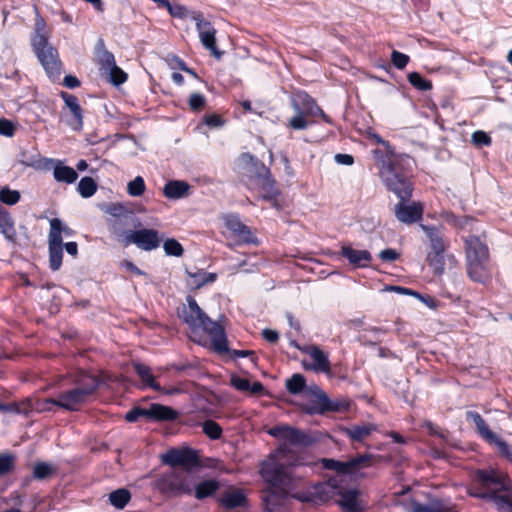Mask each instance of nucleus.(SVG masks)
<instances>
[{
  "mask_svg": "<svg viewBox=\"0 0 512 512\" xmlns=\"http://www.w3.org/2000/svg\"><path fill=\"white\" fill-rule=\"evenodd\" d=\"M309 463L302 455L295 456L286 446H281L261 465V475L272 490L263 497L267 512H281L283 499L301 482L303 474L296 469Z\"/></svg>",
  "mask_w": 512,
  "mask_h": 512,
  "instance_id": "nucleus-1",
  "label": "nucleus"
},
{
  "mask_svg": "<svg viewBox=\"0 0 512 512\" xmlns=\"http://www.w3.org/2000/svg\"><path fill=\"white\" fill-rule=\"evenodd\" d=\"M411 162L410 157H398L388 153L383 158L380 169L381 179L387 189L401 200L395 205L394 213L396 218L405 224L417 222L423 214V206L420 202H408L413 190L407 173Z\"/></svg>",
  "mask_w": 512,
  "mask_h": 512,
  "instance_id": "nucleus-2",
  "label": "nucleus"
},
{
  "mask_svg": "<svg viewBox=\"0 0 512 512\" xmlns=\"http://www.w3.org/2000/svg\"><path fill=\"white\" fill-rule=\"evenodd\" d=\"M467 493L492 502L499 511L506 506L512 508V482L506 473L494 469L478 470Z\"/></svg>",
  "mask_w": 512,
  "mask_h": 512,
  "instance_id": "nucleus-3",
  "label": "nucleus"
},
{
  "mask_svg": "<svg viewBox=\"0 0 512 512\" xmlns=\"http://www.w3.org/2000/svg\"><path fill=\"white\" fill-rule=\"evenodd\" d=\"M180 317L189 326L192 332L197 333L202 330L209 334L217 351L224 352L227 350L226 338L222 326L218 322L211 320L194 299H188V306L183 308Z\"/></svg>",
  "mask_w": 512,
  "mask_h": 512,
  "instance_id": "nucleus-4",
  "label": "nucleus"
},
{
  "mask_svg": "<svg viewBox=\"0 0 512 512\" xmlns=\"http://www.w3.org/2000/svg\"><path fill=\"white\" fill-rule=\"evenodd\" d=\"M101 381L94 375H85L77 385L61 392L56 399L47 398L44 403L55 404L67 411H78L82 405L88 403L99 389Z\"/></svg>",
  "mask_w": 512,
  "mask_h": 512,
  "instance_id": "nucleus-5",
  "label": "nucleus"
},
{
  "mask_svg": "<svg viewBox=\"0 0 512 512\" xmlns=\"http://www.w3.org/2000/svg\"><path fill=\"white\" fill-rule=\"evenodd\" d=\"M33 49L49 76L58 75L60 61L56 49L48 42L46 23L39 15L35 19V31L32 37Z\"/></svg>",
  "mask_w": 512,
  "mask_h": 512,
  "instance_id": "nucleus-6",
  "label": "nucleus"
},
{
  "mask_svg": "<svg viewBox=\"0 0 512 512\" xmlns=\"http://www.w3.org/2000/svg\"><path fill=\"white\" fill-rule=\"evenodd\" d=\"M465 243L467 273L473 281L484 283L489 278L488 248L476 236L467 238Z\"/></svg>",
  "mask_w": 512,
  "mask_h": 512,
  "instance_id": "nucleus-7",
  "label": "nucleus"
},
{
  "mask_svg": "<svg viewBox=\"0 0 512 512\" xmlns=\"http://www.w3.org/2000/svg\"><path fill=\"white\" fill-rule=\"evenodd\" d=\"M155 486L163 494L190 495L193 492V479L187 471L173 469L159 476L155 481Z\"/></svg>",
  "mask_w": 512,
  "mask_h": 512,
  "instance_id": "nucleus-8",
  "label": "nucleus"
},
{
  "mask_svg": "<svg viewBox=\"0 0 512 512\" xmlns=\"http://www.w3.org/2000/svg\"><path fill=\"white\" fill-rule=\"evenodd\" d=\"M140 417L155 421H173L178 418V412L169 406L154 403L148 408L135 407L125 415L128 422H135Z\"/></svg>",
  "mask_w": 512,
  "mask_h": 512,
  "instance_id": "nucleus-9",
  "label": "nucleus"
},
{
  "mask_svg": "<svg viewBox=\"0 0 512 512\" xmlns=\"http://www.w3.org/2000/svg\"><path fill=\"white\" fill-rule=\"evenodd\" d=\"M375 456L372 454H361L347 461H338L334 459L323 458L321 460L323 467L328 470L336 471L338 474H355L361 469L370 467Z\"/></svg>",
  "mask_w": 512,
  "mask_h": 512,
  "instance_id": "nucleus-10",
  "label": "nucleus"
},
{
  "mask_svg": "<svg viewBox=\"0 0 512 512\" xmlns=\"http://www.w3.org/2000/svg\"><path fill=\"white\" fill-rule=\"evenodd\" d=\"M191 18L196 25V29L202 45L207 50H209L214 57L220 59L223 52L218 50L216 47V29L213 27L210 21L203 17V14L200 12L193 13Z\"/></svg>",
  "mask_w": 512,
  "mask_h": 512,
  "instance_id": "nucleus-11",
  "label": "nucleus"
},
{
  "mask_svg": "<svg viewBox=\"0 0 512 512\" xmlns=\"http://www.w3.org/2000/svg\"><path fill=\"white\" fill-rule=\"evenodd\" d=\"M162 238L154 229H139L130 231L126 237L125 247L135 244L144 251H152L160 246Z\"/></svg>",
  "mask_w": 512,
  "mask_h": 512,
  "instance_id": "nucleus-12",
  "label": "nucleus"
},
{
  "mask_svg": "<svg viewBox=\"0 0 512 512\" xmlns=\"http://www.w3.org/2000/svg\"><path fill=\"white\" fill-rule=\"evenodd\" d=\"M268 433L276 438L282 439L287 443L295 446H309L315 440L304 431L296 429L288 425H280L271 428Z\"/></svg>",
  "mask_w": 512,
  "mask_h": 512,
  "instance_id": "nucleus-13",
  "label": "nucleus"
},
{
  "mask_svg": "<svg viewBox=\"0 0 512 512\" xmlns=\"http://www.w3.org/2000/svg\"><path fill=\"white\" fill-rule=\"evenodd\" d=\"M292 344L303 353L309 355L313 360L311 364L303 362L305 369L324 373H328L330 371L328 356L318 346L310 345L300 347L295 342H292Z\"/></svg>",
  "mask_w": 512,
  "mask_h": 512,
  "instance_id": "nucleus-14",
  "label": "nucleus"
},
{
  "mask_svg": "<svg viewBox=\"0 0 512 512\" xmlns=\"http://www.w3.org/2000/svg\"><path fill=\"white\" fill-rule=\"evenodd\" d=\"M420 227L429 238L431 249L434 252V256L431 254L428 255V260L430 261L431 265L437 266L441 264V257L446 247L443 240V233L441 229L437 227H431L423 224H421Z\"/></svg>",
  "mask_w": 512,
  "mask_h": 512,
  "instance_id": "nucleus-15",
  "label": "nucleus"
},
{
  "mask_svg": "<svg viewBox=\"0 0 512 512\" xmlns=\"http://www.w3.org/2000/svg\"><path fill=\"white\" fill-rule=\"evenodd\" d=\"M292 108L295 113H301L308 116H322L326 120V115L314 100L305 92H298L292 98Z\"/></svg>",
  "mask_w": 512,
  "mask_h": 512,
  "instance_id": "nucleus-16",
  "label": "nucleus"
},
{
  "mask_svg": "<svg viewBox=\"0 0 512 512\" xmlns=\"http://www.w3.org/2000/svg\"><path fill=\"white\" fill-rule=\"evenodd\" d=\"M61 97L70 113V117L67 119V124L73 130H80L83 126V116L78 99L67 92H62Z\"/></svg>",
  "mask_w": 512,
  "mask_h": 512,
  "instance_id": "nucleus-17",
  "label": "nucleus"
},
{
  "mask_svg": "<svg viewBox=\"0 0 512 512\" xmlns=\"http://www.w3.org/2000/svg\"><path fill=\"white\" fill-rule=\"evenodd\" d=\"M164 464L170 466H189L197 462L195 453L191 450H176L171 449L161 456Z\"/></svg>",
  "mask_w": 512,
  "mask_h": 512,
  "instance_id": "nucleus-18",
  "label": "nucleus"
},
{
  "mask_svg": "<svg viewBox=\"0 0 512 512\" xmlns=\"http://www.w3.org/2000/svg\"><path fill=\"white\" fill-rule=\"evenodd\" d=\"M225 225L242 243H254L255 238L249 227L243 224L238 216L228 215L225 217Z\"/></svg>",
  "mask_w": 512,
  "mask_h": 512,
  "instance_id": "nucleus-19",
  "label": "nucleus"
},
{
  "mask_svg": "<svg viewBox=\"0 0 512 512\" xmlns=\"http://www.w3.org/2000/svg\"><path fill=\"white\" fill-rule=\"evenodd\" d=\"M191 186L182 180H170L163 187V194L168 199H181L189 195Z\"/></svg>",
  "mask_w": 512,
  "mask_h": 512,
  "instance_id": "nucleus-20",
  "label": "nucleus"
},
{
  "mask_svg": "<svg viewBox=\"0 0 512 512\" xmlns=\"http://www.w3.org/2000/svg\"><path fill=\"white\" fill-rule=\"evenodd\" d=\"M48 245H49L50 268L53 271H57L60 269L61 264H62V257H63L62 243L59 242V239L53 234L51 237H48Z\"/></svg>",
  "mask_w": 512,
  "mask_h": 512,
  "instance_id": "nucleus-21",
  "label": "nucleus"
},
{
  "mask_svg": "<svg viewBox=\"0 0 512 512\" xmlns=\"http://www.w3.org/2000/svg\"><path fill=\"white\" fill-rule=\"evenodd\" d=\"M342 255L357 267H365L372 259L371 254L367 250H356L349 246L342 248Z\"/></svg>",
  "mask_w": 512,
  "mask_h": 512,
  "instance_id": "nucleus-22",
  "label": "nucleus"
},
{
  "mask_svg": "<svg viewBox=\"0 0 512 512\" xmlns=\"http://www.w3.org/2000/svg\"><path fill=\"white\" fill-rule=\"evenodd\" d=\"M466 418L474 423L477 432L486 442L490 443L497 436V434L489 429L485 420L478 412L468 411L466 412Z\"/></svg>",
  "mask_w": 512,
  "mask_h": 512,
  "instance_id": "nucleus-23",
  "label": "nucleus"
},
{
  "mask_svg": "<svg viewBox=\"0 0 512 512\" xmlns=\"http://www.w3.org/2000/svg\"><path fill=\"white\" fill-rule=\"evenodd\" d=\"M219 503L227 509L242 507L246 503V497L239 489H230L224 492Z\"/></svg>",
  "mask_w": 512,
  "mask_h": 512,
  "instance_id": "nucleus-24",
  "label": "nucleus"
},
{
  "mask_svg": "<svg viewBox=\"0 0 512 512\" xmlns=\"http://www.w3.org/2000/svg\"><path fill=\"white\" fill-rule=\"evenodd\" d=\"M188 279L187 284L192 289H199L206 283H211L216 279L213 273H206L203 270L196 269L195 271H186Z\"/></svg>",
  "mask_w": 512,
  "mask_h": 512,
  "instance_id": "nucleus-25",
  "label": "nucleus"
},
{
  "mask_svg": "<svg viewBox=\"0 0 512 512\" xmlns=\"http://www.w3.org/2000/svg\"><path fill=\"white\" fill-rule=\"evenodd\" d=\"M219 488V482L214 479H207L197 484L193 483L194 496L198 500L212 496Z\"/></svg>",
  "mask_w": 512,
  "mask_h": 512,
  "instance_id": "nucleus-26",
  "label": "nucleus"
},
{
  "mask_svg": "<svg viewBox=\"0 0 512 512\" xmlns=\"http://www.w3.org/2000/svg\"><path fill=\"white\" fill-rule=\"evenodd\" d=\"M328 486L326 484H319L315 487L313 493H294L292 497L302 501V502H314L317 503L318 501L323 502L328 499V493L326 492V489Z\"/></svg>",
  "mask_w": 512,
  "mask_h": 512,
  "instance_id": "nucleus-27",
  "label": "nucleus"
},
{
  "mask_svg": "<svg viewBox=\"0 0 512 512\" xmlns=\"http://www.w3.org/2000/svg\"><path fill=\"white\" fill-rule=\"evenodd\" d=\"M376 430V426L371 423H363L361 425H353L345 429V433L353 441L365 440L373 431Z\"/></svg>",
  "mask_w": 512,
  "mask_h": 512,
  "instance_id": "nucleus-28",
  "label": "nucleus"
},
{
  "mask_svg": "<svg viewBox=\"0 0 512 512\" xmlns=\"http://www.w3.org/2000/svg\"><path fill=\"white\" fill-rule=\"evenodd\" d=\"M133 366L145 386L156 391H162V387L155 381V377L152 374L150 367L141 363H134Z\"/></svg>",
  "mask_w": 512,
  "mask_h": 512,
  "instance_id": "nucleus-29",
  "label": "nucleus"
},
{
  "mask_svg": "<svg viewBox=\"0 0 512 512\" xmlns=\"http://www.w3.org/2000/svg\"><path fill=\"white\" fill-rule=\"evenodd\" d=\"M53 176L58 182L70 184L76 181L78 174L72 167L62 165V163L58 161L54 166Z\"/></svg>",
  "mask_w": 512,
  "mask_h": 512,
  "instance_id": "nucleus-30",
  "label": "nucleus"
},
{
  "mask_svg": "<svg viewBox=\"0 0 512 512\" xmlns=\"http://www.w3.org/2000/svg\"><path fill=\"white\" fill-rule=\"evenodd\" d=\"M339 504L348 512H360L361 507L358 500V491L348 490L341 493Z\"/></svg>",
  "mask_w": 512,
  "mask_h": 512,
  "instance_id": "nucleus-31",
  "label": "nucleus"
},
{
  "mask_svg": "<svg viewBox=\"0 0 512 512\" xmlns=\"http://www.w3.org/2000/svg\"><path fill=\"white\" fill-rule=\"evenodd\" d=\"M108 213L115 219L131 220V223L135 228L140 226V222L135 218L134 213L122 204L111 205L108 209Z\"/></svg>",
  "mask_w": 512,
  "mask_h": 512,
  "instance_id": "nucleus-32",
  "label": "nucleus"
},
{
  "mask_svg": "<svg viewBox=\"0 0 512 512\" xmlns=\"http://www.w3.org/2000/svg\"><path fill=\"white\" fill-rule=\"evenodd\" d=\"M131 222V220L125 219H114L110 221L109 230L115 235L116 239L125 246V241L128 233L131 230H125L124 227L126 223Z\"/></svg>",
  "mask_w": 512,
  "mask_h": 512,
  "instance_id": "nucleus-33",
  "label": "nucleus"
},
{
  "mask_svg": "<svg viewBox=\"0 0 512 512\" xmlns=\"http://www.w3.org/2000/svg\"><path fill=\"white\" fill-rule=\"evenodd\" d=\"M73 231L58 218H53L50 220V231L48 237H51L53 234L59 239V242H63V235L66 237L71 236Z\"/></svg>",
  "mask_w": 512,
  "mask_h": 512,
  "instance_id": "nucleus-34",
  "label": "nucleus"
},
{
  "mask_svg": "<svg viewBox=\"0 0 512 512\" xmlns=\"http://www.w3.org/2000/svg\"><path fill=\"white\" fill-rule=\"evenodd\" d=\"M130 498V492L125 488L117 489L109 495L110 503L118 509L124 508V506L129 502Z\"/></svg>",
  "mask_w": 512,
  "mask_h": 512,
  "instance_id": "nucleus-35",
  "label": "nucleus"
},
{
  "mask_svg": "<svg viewBox=\"0 0 512 512\" xmlns=\"http://www.w3.org/2000/svg\"><path fill=\"white\" fill-rule=\"evenodd\" d=\"M409 512H448L440 501H433L428 505L412 502Z\"/></svg>",
  "mask_w": 512,
  "mask_h": 512,
  "instance_id": "nucleus-36",
  "label": "nucleus"
},
{
  "mask_svg": "<svg viewBox=\"0 0 512 512\" xmlns=\"http://www.w3.org/2000/svg\"><path fill=\"white\" fill-rule=\"evenodd\" d=\"M2 409L0 411L5 412H14L17 414H28L31 410H33V402L28 399L21 403H12V404H2Z\"/></svg>",
  "mask_w": 512,
  "mask_h": 512,
  "instance_id": "nucleus-37",
  "label": "nucleus"
},
{
  "mask_svg": "<svg viewBox=\"0 0 512 512\" xmlns=\"http://www.w3.org/2000/svg\"><path fill=\"white\" fill-rule=\"evenodd\" d=\"M78 192L84 198L91 197L97 190V185L91 177H84L78 183Z\"/></svg>",
  "mask_w": 512,
  "mask_h": 512,
  "instance_id": "nucleus-38",
  "label": "nucleus"
},
{
  "mask_svg": "<svg viewBox=\"0 0 512 512\" xmlns=\"http://www.w3.org/2000/svg\"><path fill=\"white\" fill-rule=\"evenodd\" d=\"M305 387V378L301 374H294L286 381V388L291 394H299Z\"/></svg>",
  "mask_w": 512,
  "mask_h": 512,
  "instance_id": "nucleus-39",
  "label": "nucleus"
},
{
  "mask_svg": "<svg viewBox=\"0 0 512 512\" xmlns=\"http://www.w3.org/2000/svg\"><path fill=\"white\" fill-rule=\"evenodd\" d=\"M146 189L144 179L141 176L135 177L132 181L127 184V192L132 197L141 196Z\"/></svg>",
  "mask_w": 512,
  "mask_h": 512,
  "instance_id": "nucleus-40",
  "label": "nucleus"
},
{
  "mask_svg": "<svg viewBox=\"0 0 512 512\" xmlns=\"http://www.w3.org/2000/svg\"><path fill=\"white\" fill-rule=\"evenodd\" d=\"M494 444L499 454L512 463V447L498 435L489 443Z\"/></svg>",
  "mask_w": 512,
  "mask_h": 512,
  "instance_id": "nucleus-41",
  "label": "nucleus"
},
{
  "mask_svg": "<svg viewBox=\"0 0 512 512\" xmlns=\"http://www.w3.org/2000/svg\"><path fill=\"white\" fill-rule=\"evenodd\" d=\"M20 200V193L5 187L0 190V201L6 205H14Z\"/></svg>",
  "mask_w": 512,
  "mask_h": 512,
  "instance_id": "nucleus-42",
  "label": "nucleus"
},
{
  "mask_svg": "<svg viewBox=\"0 0 512 512\" xmlns=\"http://www.w3.org/2000/svg\"><path fill=\"white\" fill-rule=\"evenodd\" d=\"M309 117L310 116L308 115L295 113V115L289 120V126L295 130H304L311 124L308 119Z\"/></svg>",
  "mask_w": 512,
  "mask_h": 512,
  "instance_id": "nucleus-43",
  "label": "nucleus"
},
{
  "mask_svg": "<svg viewBox=\"0 0 512 512\" xmlns=\"http://www.w3.org/2000/svg\"><path fill=\"white\" fill-rule=\"evenodd\" d=\"M104 75L108 76L109 80L114 85L123 84L127 80V74L115 65L111 70H108Z\"/></svg>",
  "mask_w": 512,
  "mask_h": 512,
  "instance_id": "nucleus-44",
  "label": "nucleus"
},
{
  "mask_svg": "<svg viewBox=\"0 0 512 512\" xmlns=\"http://www.w3.org/2000/svg\"><path fill=\"white\" fill-rule=\"evenodd\" d=\"M1 218L0 229L8 239H11L14 234L13 222L5 209L2 211Z\"/></svg>",
  "mask_w": 512,
  "mask_h": 512,
  "instance_id": "nucleus-45",
  "label": "nucleus"
},
{
  "mask_svg": "<svg viewBox=\"0 0 512 512\" xmlns=\"http://www.w3.org/2000/svg\"><path fill=\"white\" fill-rule=\"evenodd\" d=\"M408 80L411 85L422 91H427L432 88V84L421 77L419 73L412 72L408 75Z\"/></svg>",
  "mask_w": 512,
  "mask_h": 512,
  "instance_id": "nucleus-46",
  "label": "nucleus"
},
{
  "mask_svg": "<svg viewBox=\"0 0 512 512\" xmlns=\"http://www.w3.org/2000/svg\"><path fill=\"white\" fill-rule=\"evenodd\" d=\"M164 251L167 255L179 257L183 254L181 244L175 239H168L163 245Z\"/></svg>",
  "mask_w": 512,
  "mask_h": 512,
  "instance_id": "nucleus-47",
  "label": "nucleus"
},
{
  "mask_svg": "<svg viewBox=\"0 0 512 512\" xmlns=\"http://www.w3.org/2000/svg\"><path fill=\"white\" fill-rule=\"evenodd\" d=\"M99 63L100 70L103 74L106 73L108 70H111L116 65L113 54L108 51H103L99 55Z\"/></svg>",
  "mask_w": 512,
  "mask_h": 512,
  "instance_id": "nucleus-48",
  "label": "nucleus"
},
{
  "mask_svg": "<svg viewBox=\"0 0 512 512\" xmlns=\"http://www.w3.org/2000/svg\"><path fill=\"white\" fill-rule=\"evenodd\" d=\"M203 431L211 439H218L222 433L221 427L212 420H207L203 423Z\"/></svg>",
  "mask_w": 512,
  "mask_h": 512,
  "instance_id": "nucleus-49",
  "label": "nucleus"
},
{
  "mask_svg": "<svg viewBox=\"0 0 512 512\" xmlns=\"http://www.w3.org/2000/svg\"><path fill=\"white\" fill-rule=\"evenodd\" d=\"M15 457L11 454L0 455V475L9 473L14 467Z\"/></svg>",
  "mask_w": 512,
  "mask_h": 512,
  "instance_id": "nucleus-50",
  "label": "nucleus"
},
{
  "mask_svg": "<svg viewBox=\"0 0 512 512\" xmlns=\"http://www.w3.org/2000/svg\"><path fill=\"white\" fill-rule=\"evenodd\" d=\"M471 140H472V143L477 147L488 146L491 143L490 136L486 132L481 131V130L475 131L472 134Z\"/></svg>",
  "mask_w": 512,
  "mask_h": 512,
  "instance_id": "nucleus-51",
  "label": "nucleus"
},
{
  "mask_svg": "<svg viewBox=\"0 0 512 512\" xmlns=\"http://www.w3.org/2000/svg\"><path fill=\"white\" fill-rule=\"evenodd\" d=\"M52 471L53 469L51 465L47 463H38L34 467L33 475L37 479H45L52 473Z\"/></svg>",
  "mask_w": 512,
  "mask_h": 512,
  "instance_id": "nucleus-52",
  "label": "nucleus"
},
{
  "mask_svg": "<svg viewBox=\"0 0 512 512\" xmlns=\"http://www.w3.org/2000/svg\"><path fill=\"white\" fill-rule=\"evenodd\" d=\"M391 61L398 69H403L409 62V57L406 54L394 50L391 54Z\"/></svg>",
  "mask_w": 512,
  "mask_h": 512,
  "instance_id": "nucleus-53",
  "label": "nucleus"
},
{
  "mask_svg": "<svg viewBox=\"0 0 512 512\" xmlns=\"http://www.w3.org/2000/svg\"><path fill=\"white\" fill-rule=\"evenodd\" d=\"M445 220L447 223L454 225L458 228H464L469 222L472 221L469 217L458 218L452 213H445Z\"/></svg>",
  "mask_w": 512,
  "mask_h": 512,
  "instance_id": "nucleus-54",
  "label": "nucleus"
},
{
  "mask_svg": "<svg viewBox=\"0 0 512 512\" xmlns=\"http://www.w3.org/2000/svg\"><path fill=\"white\" fill-rule=\"evenodd\" d=\"M57 162L58 161H55L54 159L42 158L34 162L32 166L38 170L49 171L51 169L54 170V166Z\"/></svg>",
  "mask_w": 512,
  "mask_h": 512,
  "instance_id": "nucleus-55",
  "label": "nucleus"
},
{
  "mask_svg": "<svg viewBox=\"0 0 512 512\" xmlns=\"http://www.w3.org/2000/svg\"><path fill=\"white\" fill-rule=\"evenodd\" d=\"M205 97L200 93H193L189 98V106L192 110H200L205 105Z\"/></svg>",
  "mask_w": 512,
  "mask_h": 512,
  "instance_id": "nucleus-56",
  "label": "nucleus"
},
{
  "mask_svg": "<svg viewBox=\"0 0 512 512\" xmlns=\"http://www.w3.org/2000/svg\"><path fill=\"white\" fill-rule=\"evenodd\" d=\"M231 384L237 390H240V391H248L250 389V382L246 378H241V377H238V376H233L231 378Z\"/></svg>",
  "mask_w": 512,
  "mask_h": 512,
  "instance_id": "nucleus-57",
  "label": "nucleus"
},
{
  "mask_svg": "<svg viewBox=\"0 0 512 512\" xmlns=\"http://www.w3.org/2000/svg\"><path fill=\"white\" fill-rule=\"evenodd\" d=\"M15 127L12 122L0 119V135L10 137L14 134Z\"/></svg>",
  "mask_w": 512,
  "mask_h": 512,
  "instance_id": "nucleus-58",
  "label": "nucleus"
},
{
  "mask_svg": "<svg viewBox=\"0 0 512 512\" xmlns=\"http://www.w3.org/2000/svg\"><path fill=\"white\" fill-rule=\"evenodd\" d=\"M399 253L395 249H384L379 253V258L384 262H393L398 259Z\"/></svg>",
  "mask_w": 512,
  "mask_h": 512,
  "instance_id": "nucleus-59",
  "label": "nucleus"
},
{
  "mask_svg": "<svg viewBox=\"0 0 512 512\" xmlns=\"http://www.w3.org/2000/svg\"><path fill=\"white\" fill-rule=\"evenodd\" d=\"M258 176L263 178L265 184L273 186L274 181L271 179L270 171L263 164H259Z\"/></svg>",
  "mask_w": 512,
  "mask_h": 512,
  "instance_id": "nucleus-60",
  "label": "nucleus"
},
{
  "mask_svg": "<svg viewBox=\"0 0 512 512\" xmlns=\"http://www.w3.org/2000/svg\"><path fill=\"white\" fill-rule=\"evenodd\" d=\"M204 122L206 125L213 127V128L221 127L223 125L222 119L218 115H215V114L206 116L204 118Z\"/></svg>",
  "mask_w": 512,
  "mask_h": 512,
  "instance_id": "nucleus-61",
  "label": "nucleus"
},
{
  "mask_svg": "<svg viewBox=\"0 0 512 512\" xmlns=\"http://www.w3.org/2000/svg\"><path fill=\"white\" fill-rule=\"evenodd\" d=\"M166 9L168 10L171 16L180 18L185 16V9L180 5H171L169 3V6L166 7Z\"/></svg>",
  "mask_w": 512,
  "mask_h": 512,
  "instance_id": "nucleus-62",
  "label": "nucleus"
},
{
  "mask_svg": "<svg viewBox=\"0 0 512 512\" xmlns=\"http://www.w3.org/2000/svg\"><path fill=\"white\" fill-rule=\"evenodd\" d=\"M262 336L264 337V339L270 343H275L278 341L279 339V334L277 331L275 330H271V329H264L262 331Z\"/></svg>",
  "mask_w": 512,
  "mask_h": 512,
  "instance_id": "nucleus-63",
  "label": "nucleus"
},
{
  "mask_svg": "<svg viewBox=\"0 0 512 512\" xmlns=\"http://www.w3.org/2000/svg\"><path fill=\"white\" fill-rule=\"evenodd\" d=\"M334 158L341 165H352L354 162L353 157L349 154H336Z\"/></svg>",
  "mask_w": 512,
  "mask_h": 512,
  "instance_id": "nucleus-64",
  "label": "nucleus"
}]
</instances>
